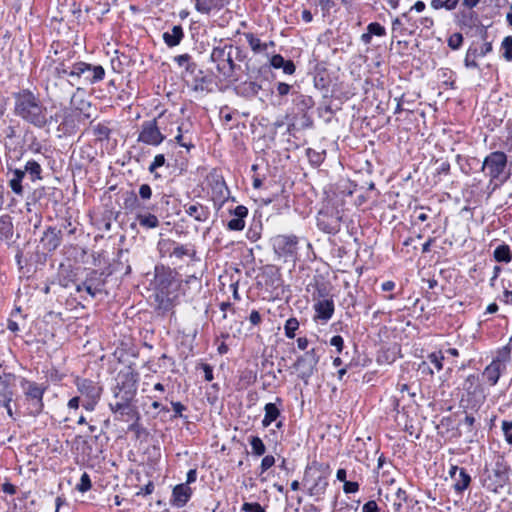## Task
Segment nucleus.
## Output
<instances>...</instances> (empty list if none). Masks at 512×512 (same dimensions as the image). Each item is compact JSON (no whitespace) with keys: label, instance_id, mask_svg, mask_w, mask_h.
Here are the masks:
<instances>
[{"label":"nucleus","instance_id":"1","mask_svg":"<svg viewBox=\"0 0 512 512\" xmlns=\"http://www.w3.org/2000/svg\"><path fill=\"white\" fill-rule=\"evenodd\" d=\"M246 57L247 55L242 47L220 39L215 40V45L210 53V62L215 65L220 78L237 82L239 80L237 71L241 69L237 62L244 61Z\"/></svg>","mask_w":512,"mask_h":512},{"label":"nucleus","instance_id":"2","mask_svg":"<svg viewBox=\"0 0 512 512\" xmlns=\"http://www.w3.org/2000/svg\"><path fill=\"white\" fill-rule=\"evenodd\" d=\"M13 99L15 116L37 128L46 126L47 108L38 94L29 89H21L13 93Z\"/></svg>","mask_w":512,"mask_h":512},{"label":"nucleus","instance_id":"3","mask_svg":"<svg viewBox=\"0 0 512 512\" xmlns=\"http://www.w3.org/2000/svg\"><path fill=\"white\" fill-rule=\"evenodd\" d=\"M138 381L139 373L131 366H127L118 373L117 384L113 389V395L118 400L109 404L113 413H119L123 416L129 415L133 411L131 403L137 393Z\"/></svg>","mask_w":512,"mask_h":512},{"label":"nucleus","instance_id":"4","mask_svg":"<svg viewBox=\"0 0 512 512\" xmlns=\"http://www.w3.org/2000/svg\"><path fill=\"white\" fill-rule=\"evenodd\" d=\"M68 68V77L75 85L90 86L95 85L105 78V69L101 65L91 64L84 61L70 62L69 59H63Z\"/></svg>","mask_w":512,"mask_h":512},{"label":"nucleus","instance_id":"5","mask_svg":"<svg viewBox=\"0 0 512 512\" xmlns=\"http://www.w3.org/2000/svg\"><path fill=\"white\" fill-rule=\"evenodd\" d=\"M510 467L503 456H497L495 462L486 466L481 473L480 479L484 487L497 492L509 482Z\"/></svg>","mask_w":512,"mask_h":512},{"label":"nucleus","instance_id":"6","mask_svg":"<svg viewBox=\"0 0 512 512\" xmlns=\"http://www.w3.org/2000/svg\"><path fill=\"white\" fill-rule=\"evenodd\" d=\"M68 71L66 63L58 60L54 68V78L47 83L46 89L58 99H64L69 95L74 96L72 89L76 85L72 83L71 77H68Z\"/></svg>","mask_w":512,"mask_h":512},{"label":"nucleus","instance_id":"7","mask_svg":"<svg viewBox=\"0 0 512 512\" xmlns=\"http://www.w3.org/2000/svg\"><path fill=\"white\" fill-rule=\"evenodd\" d=\"M507 155L502 151H494L488 154L482 164V171H487L490 182L499 181L504 183L510 174L506 173Z\"/></svg>","mask_w":512,"mask_h":512},{"label":"nucleus","instance_id":"8","mask_svg":"<svg viewBox=\"0 0 512 512\" xmlns=\"http://www.w3.org/2000/svg\"><path fill=\"white\" fill-rule=\"evenodd\" d=\"M74 383L77 391L83 398V408L87 411H93L97 406L103 392V388L100 383L82 377H76Z\"/></svg>","mask_w":512,"mask_h":512},{"label":"nucleus","instance_id":"9","mask_svg":"<svg viewBox=\"0 0 512 512\" xmlns=\"http://www.w3.org/2000/svg\"><path fill=\"white\" fill-rule=\"evenodd\" d=\"M109 275L110 273H106L105 271L89 269L85 279L76 284V291H85L92 298H95L98 294L107 293L105 285Z\"/></svg>","mask_w":512,"mask_h":512},{"label":"nucleus","instance_id":"10","mask_svg":"<svg viewBox=\"0 0 512 512\" xmlns=\"http://www.w3.org/2000/svg\"><path fill=\"white\" fill-rule=\"evenodd\" d=\"M319 360L320 356L317 354V350L312 348L299 356L293 364V368L298 373V378L301 379L306 386L309 385L310 378L317 372Z\"/></svg>","mask_w":512,"mask_h":512},{"label":"nucleus","instance_id":"11","mask_svg":"<svg viewBox=\"0 0 512 512\" xmlns=\"http://www.w3.org/2000/svg\"><path fill=\"white\" fill-rule=\"evenodd\" d=\"M274 252L284 261L294 260L298 250V237L295 235H276L271 239Z\"/></svg>","mask_w":512,"mask_h":512},{"label":"nucleus","instance_id":"12","mask_svg":"<svg viewBox=\"0 0 512 512\" xmlns=\"http://www.w3.org/2000/svg\"><path fill=\"white\" fill-rule=\"evenodd\" d=\"M21 386L24 389L26 400L29 402L30 414L39 415L44 407L43 395L45 388L27 379H22Z\"/></svg>","mask_w":512,"mask_h":512},{"label":"nucleus","instance_id":"13","mask_svg":"<svg viewBox=\"0 0 512 512\" xmlns=\"http://www.w3.org/2000/svg\"><path fill=\"white\" fill-rule=\"evenodd\" d=\"M175 275L176 273L170 267L163 265L155 267L154 285L158 291L157 298L160 295L164 297L170 294L171 288L175 283Z\"/></svg>","mask_w":512,"mask_h":512},{"label":"nucleus","instance_id":"14","mask_svg":"<svg viewBox=\"0 0 512 512\" xmlns=\"http://www.w3.org/2000/svg\"><path fill=\"white\" fill-rule=\"evenodd\" d=\"M164 140L165 135L161 133L156 119L147 120L141 124V130L137 138L138 142L158 146Z\"/></svg>","mask_w":512,"mask_h":512},{"label":"nucleus","instance_id":"15","mask_svg":"<svg viewBox=\"0 0 512 512\" xmlns=\"http://www.w3.org/2000/svg\"><path fill=\"white\" fill-rule=\"evenodd\" d=\"M385 498V508L388 512L390 510H393L394 512H398L402 509L409 510L413 509L414 505H418V501L408 499L406 492L402 489H398L391 494H387Z\"/></svg>","mask_w":512,"mask_h":512},{"label":"nucleus","instance_id":"16","mask_svg":"<svg viewBox=\"0 0 512 512\" xmlns=\"http://www.w3.org/2000/svg\"><path fill=\"white\" fill-rule=\"evenodd\" d=\"M16 376L12 373L0 375V406H7L15 395Z\"/></svg>","mask_w":512,"mask_h":512},{"label":"nucleus","instance_id":"17","mask_svg":"<svg viewBox=\"0 0 512 512\" xmlns=\"http://www.w3.org/2000/svg\"><path fill=\"white\" fill-rule=\"evenodd\" d=\"M209 185L214 203L223 204L230 194L224 178L220 175H211Z\"/></svg>","mask_w":512,"mask_h":512},{"label":"nucleus","instance_id":"18","mask_svg":"<svg viewBox=\"0 0 512 512\" xmlns=\"http://www.w3.org/2000/svg\"><path fill=\"white\" fill-rule=\"evenodd\" d=\"M163 246H167V252H169L170 257H175L179 260L183 259L185 256L192 260L196 257V250L192 244L183 245L175 241L168 240L164 242Z\"/></svg>","mask_w":512,"mask_h":512},{"label":"nucleus","instance_id":"19","mask_svg":"<svg viewBox=\"0 0 512 512\" xmlns=\"http://www.w3.org/2000/svg\"><path fill=\"white\" fill-rule=\"evenodd\" d=\"M40 243L47 252L55 251L62 243V231L56 227L49 226L43 232Z\"/></svg>","mask_w":512,"mask_h":512},{"label":"nucleus","instance_id":"20","mask_svg":"<svg viewBox=\"0 0 512 512\" xmlns=\"http://www.w3.org/2000/svg\"><path fill=\"white\" fill-rule=\"evenodd\" d=\"M185 213L197 222H206L210 217L209 207L199 203H187L183 205Z\"/></svg>","mask_w":512,"mask_h":512},{"label":"nucleus","instance_id":"21","mask_svg":"<svg viewBox=\"0 0 512 512\" xmlns=\"http://www.w3.org/2000/svg\"><path fill=\"white\" fill-rule=\"evenodd\" d=\"M450 476L454 479L453 486L458 493L463 492L470 485L471 477L464 468L452 466L450 469Z\"/></svg>","mask_w":512,"mask_h":512},{"label":"nucleus","instance_id":"22","mask_svg":"<svg viewBox=\"0 0 512 512\" xmlns=\"http://www.w3.org/2000/svg\"><path fill=\"white\" fill-rule=\"evenodd\" d=\"M192 490L187 484H178L173 488L170 502L177 508L183 507L190 499Z\"/></svg>","mask_w":512,"mask_h":512},{"label":"nucleus","instance_id":"23","mask_svg":"<svg viewBox=\"0 0 512 512\" xmlns=\"http://www.w3.org/2000/svg\"><path fill=\"white\" fill-rule=\"evenodd\" d=\"M230 213L234 216L227 223V228L231 231H241L245 227V218L248 215V209L244 205H238Z\"/></svg>","mask_w":512,"mask_h":512},{"label":"nucleus","instance_id":"24","mask_svg":"<svg viewBox=\"0 0 512 512\" xmlns=\"http://www.w3.org/2000/svg\"><path fill=\"white\" fill-rule=\"evenodd\" d=\"M492 51V43L491 42H485L481 49L478 51L477 48L470 47L467 50L465 59H464V65L466 68H478V63L475 61L476 57L485 56L486 54L490 53Z\"/></svg>","mask_w":512,"mask_h":512},{"label":"nucleus","instance_id":"25","mask_svg":"<svg viewBox=\"0 0 512 512\" xmlns=\"http://www.w3.org/2000/svg\"><path fill=\"white\" fill-rule=\"evenodd\" d=\"M317 225L319 229L328 234H336L340 230V218L326 214L320 215L317 218Z\"/></svg>","mask_w":512,"mask_h":512},{"label":"nucleus","instance_id":"26","mask_svg":"<svg viewBox=\"0 0 512 512\" xmlns=\"http://www.w3.org/2000/svg\"><path fill=\"white\" fill-rule=\"evenodd\" d=\"M316 317L328 321L334 313V302L332 299H323L314 305Z\"/></svg>","mask_w":512,"mask_h":512},{"label":"nucleus","instance_id":"27","mask_svg":"<svg viewBox=\"0 0 512 512\" xmlns=\"http://www.w3.org/2000/svg\"><path fill=\"white\" fill-rule=\"evenodd\" d=\"M261 85L255 81H244L235 87L237 95L244 98H254L261 90Z\"/></svg>","mask_w":512,"mask_h":512},{"label":"nucleus","instance_id":"28","mask_svg":"<svg viewBox=\"0 0 512 512\" xmlns=\"http://www.w3.org/2000/svg\"><path fill=\"white\" fill-rule=\"evenodd\" d=\"M293 104L298 114L308 113L315 105L314 99L309 95L294 93Z\"/></svg>","mask_w":512,"mask_h":512},{"label":"nucleus","instance_id":"29","mask_svg":"<svg viewBox=\"0 0 512 512\" xmlns=\"http://www.w3.org/2000/svg\"><path fill=\"white\" fill-rule=\"evenodd\" d=\"M8 174H11V178L9 180V186L11 190L18 196L23 195V186L22 181L25 177V171L21 169H11L8 168Z\"/></svg>","mask_w":512,"mask_h":512},{"label":"nucleus","instance_id":"30","mask_svg":"<svg viewBox=\"0 0 512 512\" xmlns=\"http://www.w3.org/2000/svg\"><path fill=\"white\" fill-rule=\"evenodd\" d=\"M184 38V31L181 25H174L171 31L163 33V40L168 47H175Z\"/></svg>","mask_w":512,"mask_h":512},{"label":"nucleus","instance_id":"31","mask_svg":"<svg viewBox=\"0 0 512 512\" xmlns=\"http://www.w3.org/2000/svg\"><path fill=\"white\" fill-rule=\"evenodd\" d=\"M195 9L201 14H209L212 10H221L225 0H194Z\"/></svg>","mask_w":512,"mask_h":512},{"label":"nucleus","instance_id":"32","mask_svg":"<svg viewBox=\"0 0 512 512\" xmlns=\"http://www.w3.org/2000/svg\"><path fill=\"white\" fill-rule=\"evenodd\" d=\"M263 277L265 278L266 286H270L273 289H278L282 286L281 275L279 270L274 266L265 267Z\"/></svg>","mask_w":512,"mask_h":512},{"label":"nucleus","instance_id":"33","mask_svg":"<svg viewBox=\"0 0 512 512\" xmlns=\"http://www.w3.org/2000/svg\"><path fill=\"white\" fill-rule=\"evenodd\" d=\"M270 65L275 69H283V72L288 75H292L296 70L294 62L284 59L280 54H275L271 57Z\"/></svg>","mask_w":512,"mask_h":512},{"label":"nucleus","instance_id":"34","mask_svg":"<svg viewBox=\"0 0 512 512\" xmlns=\"http://www.w3.org/2000/svg\"><path fill=\"white\" fill-rule=\"evenodd\" d=\"M94 2V6L87 7L85 11L87 13H91L98 20H101L102 17L110 11V7L112 5L110 0H92Z\"/></svg>","mask_w":512,"mask_h":512},{"label":"nucleus","instance_id":"35","mask_svg":"<svg viewBox=\"0 0 512 512\" xmlns=\"http://www.w3.org/2000/svg\"><path fill=\"white\" fill-rule=\"evenodd\" d=\"M366 30L367 31L363 33L360 38L364 44H369L371 42L372 36L382 37L386 35L385 27L378 22H372L368 24Z\"/></svg>","mask_w":512,"mask_h":512},{"label":"nucleus","instance_id":"36","mask_svg":"<svg viewBox=\"0 0 512 512\" xmlns=\"http://www.w3.org/2000/svg\"><path fill=\"white\" fill-rule=\"evenodd\" d=\"M505 369V367H501V365H498L497 362H491L483 371V376L487 379L489 384L491 386H494L497 384L502 371Z\"/></svg>","mask_w":512,"mask_h":512},{"label":"nucleus","instance_id":"37","mask_svg":"<svg viewBox=\"0 0 512 512\" xmlns=\"http://www.w3.org/2000/svg\"><path fill=\"white\" fill-rule=\"evenodd\" d=\"M14 226L12 217L8 214L0 216V240L9 241L12 239Z\"/></svg>","mask_w":512,"mask_h":512},{"label":"nucleus","instance_id":"38","mask_svg":"<svg viewBox=\"0 0 512 512\" xmlns=\"http://www.w3.org/2000/svg\"><path fill=\"white\" fill-rule=\"evenodd\" d=\"M462 388L469 396H476L482 392L479 377L475 374L467 376L463 382Z\"/></svg>","mask_w":512,"mask_h":512},{"label":"nucleus","instance_id":"39","mask_svg":"<svg viewBox=\"0 0 512 512\" xmlns=\"http://www.w3.org/2000/svg\"><path fill=\"white\" fill-rule=\"evenodd\" d=\"M244 37H245L247 43L249 44L251 50L255 54H260L267 50L268 44L262 42L260 40V38H258L255 34H253L251 32L244 33Z\"/></svg>","mask_w":512,"mask_h":512},{"label":"nucleus","instance_id":"40","mask_svg":"<svg viewBox=\"0 0 512 512\" xmlns=\"http://www.w3.org/2000/svg\"><path fill=\"white\" fill-rule=\"evenodd\" d=\"M265 415L262 420L263 427H268L274 422L280 415V410L275 403H267L264 407Z\"/></svg>","mask_w":512,"mask_h":512},{"label":"nucleus","instance_id":"41","mask_svg":"<svg viewBox=\"0 0 512 512\" xmlns=\"http://www.w3.org/2000/svg\"><path fill=\"white\" fill-rule=\"evenodd\" d=\"M493 255L497 262L509 263L512 259V253L507 244H502L496 247Z\"/></svg>","mask_w":512,"mask_h":512},{"label":"nucleus","instance_id":"42","mask_svg":"<svg viewBox=\"0 0 512 512\" xmlns=\"http://www.w3.org/2000/svg\"><path fill=\"white\" fill-rule=\"evenodd\" d=\"M136 219L139 222L140 226L147 229H153L159 226L158 218L151 213L138 214Z\"/></svg>","mask_w":512,"mask_h":512},{"label":"nucleus","instance_id":"43","mask_svg":"<svg viewBox=\"0 0 512 512\" xmlns=\"http://www.w3.org/2000/svg\"><path fill=\"white\" fill-rule=\"evenodd\" d=\"M25 174L28 173L32 181L41 180L42 168L37 161L29 160L24 167Z\"/></svg>","mask_w":512,"mask_h":512},{"label":"nucleus","instance_id":"44","mask_svg":"<svg viewBox=\"0 0 512 512\" xmlns=\"http://www.w3.org/2000/svg\"><path fill=\"white\" fill-rule=\"evenodd\" d=\"M328 486L327 476H319L314 484L309 488L311 495L323 494Z\"/></svg>","mask_w":512,"mask_h":512},{"label":"nucleus","instance_id":"45","mask_svg":"<svg viewBox=\"0 0 512 512\" xmlns=\"http://www.w3.org/2000/svg\"><path fill=\"white\" fill-rule=\"evenodd\" d=\"M249 443L252 448V453L255 456H262L266 452V446L263 443L262 439L258 436H250Z\"/></svg>","mask_w":512,"mask_h":512},{"label":"nucleus","instance_id":"46","mask_svg":"<svg viewBox=\"0 0 512 512\" xmlns=\"http://www.w3.org/2000/svg\"><path fill=\"white\" fill-rule=\"evenodd\" d=\"M511 358V346L505 345L498 350L496 358L492 362H497L501 367H505V364L510 361Z\"/></svg>","mask_w":512,"mask_h":512},{"label":"nucleus","instance_id":"47","mask_svg":"<svg viewBox=\"0 0 512 512\" xmlns=\"http://www.w3.org/2000/svg\"><path fill=\"white\" fill-rule=\"evenodd\" d=\"M299 329V321L295 317H291L286 320L284 325V333L285 336L289 339H293L295 337L296 331Z\"/></svg>","mask_w":512,"mask_h":512},{"label":"nucleus","instance_id":"48","mask_svg":"<svg viewBox=\"0 0 512 512\" xmlns=\"http://www.w3.org/2000/svg\"><path fill=\"white\" fill-rule=\"evenodd\" d=\"M165 156L163 154H157L151 164L148 167V171L153 174L154 178H160V174L157 172L159 167H162L165 164Z\"/></svg>","mask_w":512,"mask_h":512},{"label":"nucleus","instance_id":"49","mask_svg":"<svg viewBox=\"0 0 512 512\" xmlns=\"http://www.w3.org/2000/svg\"><path fill=\"white\" fill-rule=\"evenodd\" d=\"M207 77L204 76L203 70H198L197 74L193 76L192 88L194 91H203L204 84L207 83Z\"/></svg>","mask_w":512,"mask_h":512},{"label":"nucleus","instance_id":"50","mask_svg":"<svg viewBox=\"0 0 512 512\" xmlns=\"http://www.w3.org/2000/svg\"><path fill=\"white\" fill-rule=\"evenodd\" d=\"M479 22L478 15L474 11H470L468 13H462V18L460 23L464 26L472 28Z\"/></svg>","mask_w":512,"mask_h":512},{"label":"nucleus","instance_id":"51","mask_svg":"<svg viewBox=\"0 0 512 512\" xmlns=\"http://www.w3.org/2000/svg\"><path fill=\"white\" fill-rule=\"evenodd\" d=\"M501 48L503 49V57L507 61H512V36L503 39Z\"/></svg>","mask_w":512,"mask_h":512},{"label":"nucleus","instance_id":"52","mask_svg":"<svg viewBox=\"0 0 512 512\" xmlns=\"http://www.w3.org/2000/svg\"><path fill=\"white\" fill-rule=\"evenodd\" d=\"M130 413H134L136 415V420L129 425L128 430L134 432L136 437L139 438L141 433L145 432V429L139 423L140 415L134 408Z\"/></svg>","mask_w":512,"mask_h":512},{"label":"nucleus","instance_id":"53","mask_svg":"<svg viewBox=\"0 0 512 512\" xmlns=\"http://www.w3.org/2000/svg\"><path fill=\"white\" fill-rule=\"evenodd\" d=\"M428 359L435 366L437 371H440L443 368L444 355L441 351L429 354Z\"/></svg>","mask_w":512,"mask_h":512},{"label":"nucleus","instance_id":"54","mask_svg":"<svg viewBox=\"0 0 512 512\" xmlns=\"http://www.w3.org/2000/svg\"><path fill=\"white\" fill-rule=\"evenodd\" d=\"M91 488V479L88 473L84 472L81 475L80 482L76 485V489L79 492H87Z\"/></svg>","mask_w":512,"mask_h":512},{"label":"nucleus","instance_id":"55","mask_svg":"<svg viewBox=\"0 0 512 512\" xmlns=\"http://www.w3.org/2000/svg\"><path fill=\"white\" fill-rule=\"evenodd\" d=\"M447 42L452 50H458L463 44V35L461 33H454L448 38Z\"/></svg>","mask_w":512,"mask_h":512},{"label":"nucleus","instance_id":"56","mask_svg":"<svg viewBox=\"0 0 512 512\" xmlns=\"http://www.w3.org/2000/svg\"><path fill=\"white\" fill-rule=\"evenodd\" d=\"M501 428L506 442L512 445V421L503 420Z\"/></svg>","mask_w":512,"mask_h":512},{"label":"nucleus","instance_id":"57","mask_svg":"<svg viewBox=\"0 0 512 512\" xmlns=\"http://www.w3.org/2000/svg\"><path fill=\"white\" fill-rule=\"evenodd\" d=\"M174 62L181 68H186L191 62H193L192 57L185 53L181 55H177L174 57Z\"/></svg>","mask_w":512,"mask_h":512},{"label":"nucleus","instance_id":"58","mask_svg":"<svg viewBox=\"0 0 512 512\" xmlns=\"http://www.w3.org/2000/svg\"><path fill=\"white\" fill-rule=\"evenodd\" d=\"M138 205V198L134 192H128L124 199V207L126 209H133Z\"/></svg>","mask_w":512,"mask_h":512},{"label":"nucleus","instance_id":"59","mask_svg":"<svg viewBox=\"0 0 512 512\" xmlns=\"http://www.w3.org/2000/svg\"><path fill=\"white\" fill-rule=\"evenodd\" d=\"M307 156L310 162L316 165H320L323 161L322 154L310 148L307 150Z\"/></svg>","mask_w":512,"mask_h":512},{"label":"nucleus","instance_id":"60","mask_svg":"<svg viewBox=\"0 0 512 512\" xmlns=\"http://www.w3.org/2000/svg\"><path fill=\"white\" fill-rule=\"evenodd\" d=\"M275 464V458L272 455H266L260 465L261 473H264Z\"/></svg>","mask_w":512,"mask_h":512},{"label":"nucleus","instance_id":"61","mask_svg":"<svg viewBox=\"0 0 512 512\" xmlns=\"http://www.w3.org/2000/svg\"><path fill=\"white\" fill-rule=\"evenodd\" d=\"M171 405L174 411V415L172 416L173 419L184 417L182 413L187 409L185 405H183L181 402L173 401L171 402Z\"/></svg>","mask_w":512,"mask_h":512},{"label":"nucleus","instance_id":"62","mask_svg":"<svg viewBox=\"0 0 512 512\" xmlns=\"http://www.w3.org/2000/svg\"><path fill=\"white\" fill-rule=\"evenodd\" d=\"M359 490V484L356 481H344L343 491L346 494L355 493Z\"/></svg>","mask_w":512,"mask_h":512},{"label":"nucleus","instance_id":"63","mask_svg":"<svg viewBox=\"0 0 512 512\" xmlns=\"http://www.w3.org/2000/svg\"><path fill=\"white\" fill-rule=\"evenodd\" d=\"M330 345L334 346L338 353H341L344 347V339L340 335H335L331 338Z\"/></svg>","mask_w":512,"mask_h":512},{"label":"nucleus","instance_id":"64","mask_svg":"<svg viewBox=\"0 0 512 512\" xmlns=\"http://www.w3.org/2000/svg\"><path fill=\"white\" fill-rule=\"evenodd\" d=\"M111 130L104 124H98L94 128V133L103 138H109Z\"/></svg>","mask_w":512,"mask_h":512}]
</instances>
